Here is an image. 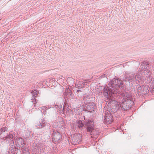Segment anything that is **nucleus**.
Segmentation results:
<instances>
[{
    "label": "nucleus",
    "mask_w": 154,
    "mask_h": 154,
    "mask_svg": "<svg viewBox=\"0 0 154 154\" xmlns=\"http://www.w3.org/2000/svg\"><path fill=\"white\" fill-rule=\"evenodd\" d=\"M41 109L44 111V110L45 111H46V110H47L48 109V108L47 107H46L45 106H42L41 107Z\"/></svg>",
    "instance_id": "26"
},
{
    "label": "nucleus",
    "mask_w": 154,
    "mask_h": 154,
    "mask_svg": "<svg viewBox=\"0 0 154 154\" xmlns=\"http://www.w3.org/2000/svg\"><path fill=\"white\" fill-rule=\"evenodd\" d=\"M12 146H10L9 150L11 151L12 153L15 154L17 153V149L14 145H12Z\"/></svg>",
    "instance_id": "17"
},
{
    "label": "nucleus",
    "mask_w": 154,
    "mask_h": 154,
    "mask_svg": "<svg viewBox=\"0 0 154 154\" xmlns=\"http://www.w3.org/2000/svg\"><path fill=\"white\" fill-rule=\"evenodd\" d=\"M150 66L149 65V63L147 61H145L142 63L140 65L141 69H139V71L140 72L143 71V72H142L143 75L144 74V71L146 69V67H147L148 69H150Z\"/></svg>",
    "instance_id": "10"
},
{
    "label": "nucleus",
    "mask_w": 154,
    "mask_h": 154,
    "mask_svg": "<svg viewBox=\"0 0 154 154\" xmlns=\"http://www.w3.org/2000/svg\"><path fill=\"white\" fill-rule=\"evenodd\" d=\"M83 84V82L79 81L77 84H75L76 88H82V85Z\"/></svg>",
    "instance_id": "20"
},
{
    "label": "nucleus",
    "mask_w": 154,
    "mask_h": 154,
    "mask_svg": "<svg viewBox=\"0 0 154 154\" xmlns=\"http://www.w3.org/2000/svg\"><path fill=\"white\" fill-rule=\"evenodd\" d=\"M14 135V132L12 131H10L9 134H7L5 137L1 138V143L2 144L5 143V142L11 143L13 141V138Z\"/></svg>",
    "instance_id": "5"
},
{
    "label": "nucleus",
    "mask_w": 154,
    "mask_h": 154,
    "mask_svg": "<svg viewBox=\"0 0 154 154\" xmlns=\"http://www.w3.org/2000/svg\"><path fill=\"white\" fill-rule=\"evenodd\" d=\"M82 91L81 90H78L77 91V93H79V92H82Z\"/></svg>",
    "instance_id": "28"
},
{
    "label": "nucleus",
    "mask_w": 154,
    "mask_h": 154,
    "mask_svg": "<svg viewBox=\"0 0 154 154\" xmlns=\"http://www.w3.org/2000/svg\"><path fill=\"white\" fill-rule=\"evenodd\" d=\"M13 143H14V141L13 142Z\"/></svg>",
    "instance_id": "30"
},
{
    "label": "nucleus",
    "mask_w": 154,
    "mask_h": 154,
    "mask_svg": "<svg viewBox=\"0 0 154 154\" xmlns=\"http://www.w3.org/2000/svg\"><path fill=\"white\" fill-rule=\"evenodd\" d=\"M125 81L129 82L134 83H136L137 84L139 82V79L141 80V76L140 73H134L133 72L130 73H125Z\"/></svg>",
    "instance_id": "2"
},
{
    "label": "nucleus",
    "mask_w": 154,
    "mask_h": 154,
    "mask_svg": "<svg viewBox=\"0 0 154 154\" xmlns=\"http://www.w3.org/2000/svg\"><path fill=\"white\" fill-rule=\"evenodd\" d=\"M62 138L61 134L57 131H54L52 134L53 141L55 143H57Z\"/></svg>",
    "instance_id": "7"
},
{
    "label": "nucleus",
    "mask_w": 154,
    "mask_h": 154,
    "mask_svg": "<svg viewBox=\"0 0 154 154\" xmlns=\"http://www.w3.org/2000/svg\"><path fill=\"white\" fill-rule=\"evenodd\" d=\"M122 84V81L119 79L114 78L111 81L109 82L110 87L115 88L116 90L109 87H105L103 89V94L106 100H108L109 102H111L112 100L111 97L115 96L116 94H117V90Z\"/></svg>",
    "instance_id": "1"
},
{
    "label": "nucleus",
    "mask_w": 154,
    "mask_h": 154,
    "mask_svg": "<svg viewBox=\"0 0 154 154\" xmlns=\"http://www.w3.org/2000/svg\"><path fill=\"white\" fill-rule=\"evenodd\" d=\"M56 108L57 109V111L59 112H60L63 113L64 112V107H63L62 109V105H60L56 106Z\"/></svg>",
    "instance_id": "18"
},
{
    "label": "nucleus",
    "mask_w": 154,
    "mask_h": 154,
    "mask_svg": "<svg viewBox=\"0 0 154 154\" xmlns=\"http://www.w3.org/2000/svg\"><path fill=\"white\" fill-rule=\"evenodd\" d=\"M104 119L105 123L107 124L111 123L113 120L112 115L110 113L106 114Z\"/></svg>",
    "instance_id": "11"
},
{
    "label": "nucleus",
    "mask_w": 154,
    "mask_h": 154,
    "mask_svg": "<svg viewBox=\"0 0 154 154\" xmlns=\"http://www.w3.org/2000/svg\"><path fill=\"white\" fill-rule=\"evenodd\" d=\"M86 109L89 112H91L95 109V104L93 102H89L86 104Z\"/></svg>",
    "instance_id": "12"
},
{
    "label": "nucleus",
    "mask_w": 154,
    "mask_h": 154,
    "mask_svg": "<svg viewBox=\"0 0 154 154\" xmlns=\"http://www.w3.org/2000/svg\"><path fill=\"white\" fill-rule=\"evenodd\" d=\"M67 92H66V90H65V93H66V96H72V94L71 90L70 89H66Z\"/></svg>",
    "instance_id": "22"
},
{
    "label": "nucleus",
    "mask_w": 154,
    "mask_h": 154,
    "mask_svg": "<svg viewBox=\"0 0 154 154\" xmlns=\"http://www.w3.org/2000/svg\"><path fill=\"white\" fill-rule=\"evenodd\" d=\"M120 107V104H118V103H116L114 106L113 107V109H114V111H116L119 110Z\"/></svg>",
    "instance_id": "21"
},
{
    "label": "nucleus",
    "mask_w": 154,
    "mask_h": 154,
    "mask_svg": "<svg viewBox=\"0 0 154 154\" xmlns=\"http://www.w3.org/2000/svg\"><path fill=\"white\" fill-rule=\"evenodd\" d=\"M146 69L144 71V75H145L146 78L145 79L147 80L149 82L151 83L152 84V77L150 75L152 73V69L150 67V69H148L147 67L146 68Z\"/></svg>",
    "instance_id": "9"
},
{
    "label": "nucleus",
    "mask_w": 154,
    "mask_h": 154,
    "mask_svg": "<svg viewBox=\"0 0 154 154\" xmlns=\"http://www.w3.org/2000/svg\"><path fill=\"white\" fill-rule=\"evenodd\" d=\"M152 84H154V78H153L152 79Z\"/></svg>",
    "instance_id": "29"
},
{
    "label": "nucleus",
    "mask_w": 154,
    "mask_h": 154,
    "mask_svg": "<svg viewBox=\"0 0 154 154\" xmlns=\"http://www.w3.org/2000/svg\"><path fill=\"white\" fill-rule=\"evenodd\" d=\"M85 127L87 132L93 134V131L94 130V125L93 122L91 120H88L85 123Z\"/></svg>",
    "instance_id": "6"
},
{
    "label": "nucleus",
    "mask_w": 154,
    "mask_h": 154,
    "mask_svg": "<svg viewBox=\"0 0 154 154\" xmlns=\"http://www.w3.org/2000/svg\"><path fill=\"white\" fill-rule=\"evenodd\" d=\"M81 136L80 135H75L73 139L75 140V143H79L81 141Z\"/></svg>",
    "instance_id": "16"
},
{
    "label": "nucleus",
    "mask_w": 154,
    "mask_h": 154,
    "mask_svg": "<svg viewBox=\"0 0 154 154\" xmlns=\"http://www.w3.org/2000/svg\"><path fill=\"white\" fill-rule=\"evenodd\" d=\"M38 93V91L35 90L32 91L31 92L34 98L35 97L37 96Z\"/></svg>",
    "instance_id": "23"
},
{
    "label": "nucleus",
    "mask_w": 154,
    "mask_h": 154,
    "mask_svg": "<svg viewBox=\"0 0 154 154\" xmlns=\"http://www.w3.org/2000/svg\"><path fill=\"white\" fill-rule=\"evenodd\" d=\"M24 141L22 137H17L16 138L15 141V144L16 145L17 147H19V148H21V149L22 150V151H26L25 149H23V147L25 144L24 142Z\"/></svg>",
    "instance_id": "8"
},
{
    "label": "nucleus",
    "mask_w": 154,
    "mask_h": 154,
    "mask_svg": "<svg viewBox=\"0 0 154 154\" xmlns=\"http://www.w3.org/2000/svg\"><path fill=\"white\" fill-rule=\"evenodd\" d=\"M85 83L83 82V84L82 85V88H83L85 86Z\"/></svg>",
    "instance_id": "27"
},
{
    "label": "nucleus",
    "mask_w": 154,
    "mask_h": 154,
    "mask_svg": "<svg viewBox=\"0 0 154 154\" xmlns=\"http://www.w3.org/2000/svg\"><path fill=\"white\" fill-rule=\"evenodd\" d=\"M59 127H62L66 125V122L64 119L62 117H59L58 119Z\"/></svg>",
    "instance_id": "13"
},
{
    "label": "nucleus",
    "mask_w": 154,
    "mask_h": 154,
    "mask_svg": "<svg viewBox=\"0 0 154 154\" xmlns=\"http://www.w3.org/2000/svg\"><path fill=\"white\" fill-rule=\"evenodd\" d=\"M7 132L6 128H3L0 129V136L2 134H4L5 133V132Z\"/></svg>",
    "instance_id": "24"
},
{
    "label": "nucleus",
    "mask_w": 154,
    "mask_h": 154,
    "mask_svg": "<svg viewBox=\"0 0 154 154\" xmlns=\"http://www.w3.org/2000/svg\"><path fill=\"white\" fill-rule=\"evenodd\" d=\"M76 125L80 129H82L84 126V124L81 120H77L76 121Z\"/></svg>",
    "instance_id": "15"
},
{
    "label": "nucleus",
    "mask_w": 154,
    "mask_h": 154,
    "mask_svg": "<svg viewBox=\"0 0 154 154\" xmlns=\"http://www.w3.org/2000/svg\"><path fill=\"white\" fill-rule=\"evenodd\" d=\"M148 88V86L146 85L143 87L142 93H141V95H146L148 94L149 92Z\"/></svg>",
    "instance_id": "14"
},
{
    "label": "nucleus",
    "mask_w": 154,
    "mask_h": 154,
    "mask_svg": "<svg viewBox=\"0 0 154 154\" xmlns=\"http://www.w3.org/2000/svg\"><path fill=\"white\" fill-rule=\"evenodd\" d=\"M67 80L69 82V81H71L70 83L72 84H73L74 82V79L72 77H68Z\"/></svg>",
    "instance_id": "25"
},
{
    "label": "nucleus",
    "mask_w": 154,
    "mask_h": 154,
    "mask_svg": "<svg viewBox=\"0 0 154 154\" xmlns=\"http://www.w3.org/2000/svg\"><path fill=\"white\" fill-rule=\"evenodd\" d=\"M36 128L37 129L42 128L43 133L47 132L50 128L51 125L49 123H46L45 120L41 119L36 122L35 123Z\"/></svg>",
    "instance_id": "3"
},
{
    "label": "nucleus",
    "mask_w": 154,
    "mask_h": 154,
    "mask_svg": "<svg viewBox=\"0 0 154 154\" xmlns=\"http://www.w3.org/2000/svg\"><path fill=\"white\" fill-rule=\"evenodd\" d=\"M143 87H141L140 86H139L137 88V92L138 95H141V93H142Z\"/></svg>",
    "instance_id": "19"
},
{
    "label": "nucleus",
    "mask_w": 154,
    "mask_h": 154,
    "mask_svg": "<svg viewBox=\"0 0 154 154\" xmlns=\"http://www.w3.org/2000/svg\"><path fill=\"white\" fill-rule=\"evenodd\" d=\"M124 99V100L120 104V107L124 110L128 109L132 105L134 102L131 100V97L126 96Z\"/></svg>",
    "instance_id": "4"
}]
</instances>
